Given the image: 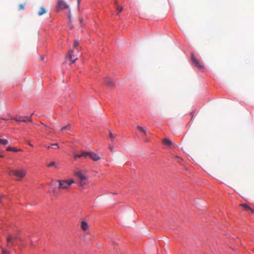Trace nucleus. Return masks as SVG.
Returning a JSON list of instances; mask_svg holds the SVG:
<instances>
[{
	"mask_svg": "<svg viewBox=\"0 0 254 254\" xmlns=\"http://www.w3.org/2000/svg\"><path fill=\"white\" fill-rule=\"evenodd\" d=\"M9 175H13L15 177H17V180L23 178L26 174V171L24 169H17V170H11L8 172Z\"/></svg>",
	"mask_w": 254,
	"mask_h": 254,
	"instance_id": "obj_1",
	"label": "nucleus"
},
{
	"mask_svg": "<svg viewBox=\"0 0 254 254\" xmlns=\"http://www.w3.org/2000/svg\"><path fill=\"white\" fill-rule=\"evenodd\" d=\"M22 149H16V148L13 147L12 151L14 152H18V151H22Z\"/></svg>",
	"mask_w": 254,
	"mask_h": 254,
	"instance_id": "obj_25",
	"label": "nucleus"
},
{
	"mask_svg": "<svg viewBox=\"0 0 254 254\" xmlns=\"http://www.w3.org/2000/svg\"><path fill=\"white\" fill-rule=\"evenodd\" d=\"M2 254H9V252L8 251H7L6 250H5L3 249H2Z\"/></svg>",
	"mask_w": 254,
	"mask_h": 254,
	"instance_id": "obj_27",
	"label": "nucleus"
},
{
	"mask_svg": "<svg viewBox=\"0 0 254 254\" xmlns=\"http://www.w3.org/2000/svg\"><path fill=\"white\" fill-rule=\"evenodd\" d=\"M17 240L22 241V239L18 236H13L12 235L9 234L7 236L6 239L7 246H9L10 245L12 246H14L15 245L14 241Z\"/></svg>",
	"mask_w": 254,
	"mask_h": 254,
	"instance_id": "obj_3",
	"label": "nucleus"
},
{
	"mask_svg": "<svg viewBox=\"0 0 254 254\" xmlns=\"http://www.w3.org/2000/svg\"><path fill=\"white\" fill-rule=\"evenodd\" d=\"M137 128L139 129L140 131L142 132L144 134H146V130L143 128L142 127L140 126H137Z\"/></svg>",
	"mask_w": 254,
	"mask_h": 254,
	"instance_id": "obj_19",
	"label": "nucleus"
},
{
	"mask_svg": "<svg viewBox=\"0 0 254 254\" xmlns=\"http://www.w3.org/2000/svg\"><path fill=\"white\" fill-rule=\"evenodd\" d=\"M73 51L72 50H70L68 52V56L72 63H74L75 61L77 59V58H75L73 55Z\"/></svg>",
	"mask_w": 254,
	"mask_h": 254,
	"instance_id": "obj_9",
	"label": "nucleus"
},
{
	"mask_svg": "<svg viewBox=\"0 0 254 254\" xmlns=\"http://www.w3.org/2000/svg\"><path fill=\"white\" fill-rule=\"evenodd\" d=\"M12 119L15 120L16 122H17L18 123L26 122V121L31 122L32 121L31 117H19V118H12Z\"/></svg>",
	"mask_w": 254,
	"mask_h": 254,
	"instance_id": "obj_6",
	"label": "nucleus"
},
{
	"mask_svg": "<svg viewBox=\"0 0 254 254\" xmlns=\"http://www.w3.org/2000/svg\"><path fill=\"white\" fill-rule=\"evenodd\" d=\"M59 189L66 190L68 189L74 181L72 179L66 180H58Z\"/></svg>",
	"mask_w": 254,
	"mask_h": 254,
	"instance_id": "obj_2",
	"label": "nucleus"
},
{
	"mask_svg": "<svg viewBox=\"0 0 254 254\" xmlns=\"http://www.w3.org/2000/svg\"><path fill=\"white\" fill-rule=\"evenodd\" d=\"M29 145L30 146H32V147L33 146V145H32V144H30V143H29Z\"/></svg>",
	"mask_w": 254,
	"mask_h": 254,
	"instance_id": "obj_35",
	"label": "nucleus"
},
{
	"mask_svg": "<svg viewBox=\"0 0 254 254\" xmlns=\"http://www.w3.org/2000/svg\"><path fill=\"white\" fill-rule=\"evenodd\" d=\"M79 185L80 186H83L85 185L86 183H85V180H79Z\"/></svg>",
	"mask_w": 254,
	"mask_h": 254,
	"instance_id": "obj_20",
	"label": "nucleus"
},
{
	"mask_svg": "<svg viewBox=\"0 0 254 254\" xmlns=\"http://www.w3.org/2000/svg\"><path fill=\"white\" fill-rule=\"evenodd\" d=\"M89 152H90L82 151L81 152L82 157H83L84 158H88Z\"/></svg>",
	"mask_w": 254,
	"mask_h": 254,
	"instance_id": "obj_17",
	"label": "nucleus"
},
{
	"mask_svg": "<svg viewBox=\"0 0 254 254\" xmlns=\"http://www.w3.org/2000/svg\"><path fill=\"white\" fill-rule=\"evenodd\" d=\"M13 147H8L6 148V150L8 151H12Z\"/></svg>",
	"mask_w": 254,
	"mask_h": 254,
	"instance_id": "obj_28",
	"label": "nucleus"
},
{
	"mask_svg": "<svg viewBox=\"0 0 254 254\" xmlns=\"http://www.w3.org/2000/svg\"><path fill=\"white\" fill-rule=\"evenodd\" d=\"M44 126L45 127H47L46 125H44Z\"/></svg>",
	"mask_w": 254,
	"mask_h": 254,
	"instance_id": "obj_39",
	"label": "nucleus"
},
{
	"mask_svg": "<svg viewBox=\"0 0 254 254\" xmlns=\"http://www.w3.org/2000/svg\"><path fill=\"white\" fill-rule=\"evenodd\" d=\"M191 59L193 64L199 69H202L204 68V66L200 61L197 59L193 54L191 55Z\"/></svg>",
	"mask_w": 254,
	"mask_h": 254,
	"instance_id": "obj_4",
	"label": "nucleus"
},
{
	"mask_svg": "<svg viewBox=\"0 0 254 254\" xmlns=\"http://www.w3.org/2000/svg\"><path fill=\"white\" fill-rule=\"evenodd\" d=\"M4 120H7V118L4 119Z\"/></svg>",
	"mask_w": 254,
	"mask_h": 254,
	"instance_id": "obj_38",
	"label": "nucleus"
},
{
	"mask_svg": "<svg viewBox=\"0 0 254 254\" xmlns=\"http://www.w3.org/2000/svg\"><path fill=\"white\" fill-rule=\"evenodd\" d=\"M88 158L94 161H96L100 159V157L97 154L92 152H89Z\"/></svg>",
	"mask_w": 254,
	"mask_h": 254,
	"instance_id": "obj_8",
	"label": "nucleus"
},
{
	"mask_svg": "<svg viewBox=\"0 0 254 254\" xmlns=\"http://www.w3.org/2000/svg\"><path fill=\"white\" fill-rule=\"evenodd\" d=\"M105 82L107 85L109 86H113L114 85V82L109 78H106Z\"/></svg>",
	"mask_w": 254,
	"mask_h": 254,
	"instance_id": "obj_11",
	"label": "nucleus"
},
{
	"mask_svg": "<svg viewBox=\"0 0 254 254\" xmlns=\"http://www.w3.org/2000/svg\"><path fill=\"white\" fill-rule=\"evenodd\" d=\"M24 4H19V10H22V9H24Z\"/></svg>",
	"mask_w": 254,
	"mask_h": 254,
	"instance_id": "obj_24",
	"label": "nucleus"
},
{
	"mask_svg": "<svg viewBox=\"0 0 254 254\" xmlns=\"http://www.w3.org/2000/svg\"><path fill=\"white\" fill-rule=\"evenodd\" d=\"M8 140L6 139H1L0 138V144L2 145H6L8 143Z\"/></svg>",
	"mask_w": 254,
	"mask_h": 254,
	"instance_id": "obj_16",
	"label": "nucleus"
},
{
	"mask_svg": "<svg viewBox=\"0 0 254 254\" xmlns=\"http://www.w3.org/2000/svg\"><path fill=\"white\" fill-rule=\"evenodd\" d=\"M109 148H110V149L111 151H113V149H114V147H113V146H111V145H110V146H109Z\"/></svg>",
	"mask_w": 254,
	"mask_h": 254,
	"instance_id": "obj_31",
	"label": "nucleus"
},
{
	"mask_svg": "<svg viewBox=\"0 0 254 254\" xmlns=\"http://www.w3.org/2000/svg\"><path fill=\"white\" fill-rule=\"evenodd\" d=\"M85 172L81 170H77L75 172V175L79 179V180H86Z\"/></svg>",
	"mask_w": 254,
	"mask_h": 254,
	"instance_id": "obj_5",
	"label": "nucleus"
},
{
	"mask_svg": "<svg viewBox=\"0 0 254 254\" xmlns=\"http://www.w3.org/2000/svg\"><path fill=\"white\" fill-rule=\"evenodd\" d=\"M110 137L112 141H113L114 138L115 137V135L113 134L111 131H110Z\"/></svg>",
	"mask_w": 254,
	"mask_h": 254,
	"instance_id": "obj_23",
	"label": "nucleus"
},
{
	"mask_svg": "<svg viewBox=\"0 0 254 254\" xmlns=\"http://www.w3.org/2000/svg\"><path fill=\"white\" fill-rule=\"evenodd\" d=\"M88 227V225L85 221H82L81 222V228L83 231H86Z\"/></svg>",
	"mask_w": 254,
	"mask_h": 254,
	"instance_id": "obj_10",
	"label": "nucleus"
},
{
	"mask_svg": "<svg viewBox=\"0 0 254 254\" xmlns=\"http://www.w3.org/2000/svg\"><path fill=\"white\" fill-rule=\"evenodd\" d=\"M77 4L79 5L80 3V0H77Z\"/></svg>",
	"mask_w": 254,
	"mask_h": 254,
	"instance_id": "obj_33",
	"label": "nucleus"
},
{
	"mask_svg": "<svg viewBox=\"0 0 254 254\" xmlns=\"http://www.w3.org/2000/svg\"><path fill=\"white\" fill-rule=\"evenodd\" d=\"M241 206L243 207V208L245 210H250L253 213H254V210L251 208L249 205H248L247 204H242L241 205Z\"/></svg>",
	"mask_w": 254,
	"mask_h": 254,
	"instance_id": "obj_13",
	"label": "nucleus"
},
{
	"mask_svg": "<svg viewBox=\"0 0 254 254\" xmlns=\"http://www.w3.org/2000/svg\"><path fill=\"white\" fill-rule=\"evenodd\" d=\"M67 5L66 3L63 0H59L58 2L57 9L58 10H61L66 8H67Z\"/></svg>",
	"mask_w": 254,
	"mask_h": 254,
	"instance_id": "obj_7",
	"label": "nucleus"
},
{
	"mask_svg": "<svg viewBox=\"0 0 254 254\" xmlns=\"http://www.w3.org/2000/svg\"><path fill=\"white\" fill-rule=\"evenodd\" d=\"M3 157V155L0 154V158Z\"/></svg>",
	"mask_w": 254,
	"mask_h": 254,
	"instance_id": "obj_34",
	"label": "nucleus"
},
{
	"mask_svg": "<svg viewBox=\"0 0 254 254\" xmlns=\"http://www.w3.org/2000/svg\"><path fill=\"white\" fill-rule=\"evenodd\" d=\"M50 147H51L50 146H47V148H50Z\"/></svg>",
	"mask_w": 254,
	"mask_h": 254,
	"instance_id": "obj_36",
	"label": "nucleus"
},
{
	"mask_svg": "<svg viewBox=\"0 0 254 254\" xmlns=\"http://www.w3.org/2000/svg\"><path fill=\"white\" fill-rule=\"evenodd\" d=\"M163 143L168 146H170L172 144V141L171 140L168 139V138H164L163 140Z\"/></svg>",
	"mask_w": 254,
	"mask_h": 254,
	"instance_id": "obj_14",
	"label": "nucleus"
},
{
	"mask_svg": "<svg viewBox=\"0 0 254 254\" xmlns=\"http://www.w3.org/2000/svg\"><path fill=\"white\" fill-rule=\"evenodd\" d=\"M82 157L81 153L80 154H75L74 156L75 159Z\"/></svg>",
	"mask_w": 254,
	"mask_h": 254,
	"instance_id": "obj_22",
	"label": "nucleus"
},
{
	"mask_svg": "<svg viewBox=\"0 0 254 254\" xmlns=\"http://www.w3.org/2000/svg\"><path fill=\"white\" fill-rule=\"evenodd\" d=\"M48 167H54L55 168H57L56 163L55 162H52L49 164H48Z\"/></svg>",
	"mask_w": 254,
	"mask_h": 254,
	"instance_id": "obj_18",
	"label": "nucleus"
},
{
	"mask_svg": "<svg viewBox=\"0 0 254 254\" xmlns=\"http://www.w3.org/2000/svg\"><path fill=\"white\" fill-rule=\"evenodd\" d=\"M51 147L55 149H58L59 148L58 144H57V143L52 144Z\"/></svg>",
	"mask_w": 254,
	"mask_h": 254,
	"instance_id": "obj_21",
	"label": "nucleus"
},
{
	"mask_svg": "<svg viewBox=\"0 0 254 254\" xmlns=\"http://www.w3.org/2000/svg\"><path fill=\"white\" fill-rule=\"evenodd\" d=\"M47 12V10L45 9V8L43 7H41L39 11L38 12V15L39 16H41L43 15V14L46 13Z\"/></svg>",
	"mask_w": 254,
	"mask_h": 254,
	"instance_id": "obj_15",
	"label": "nucleus"
},
{
	"mask_svg": "<svg viewBox=\"0 0 254 254\" xmlns=\"http://www.w3.org/2000/svg\"><path fill=\"white\" fill-rule=\"evenodd\" d=\"M53 193L55 194V195H57L58 194V191L56 190V189H53Z\"/></svg>",
	"mask_w": 254,
	"mask_h": 254,
	"instance_id": "obj_29",
	"label": "nucleus"
},
{
	"mask_svg": "<svg viewBox=\"0 0 254 254\" xmlns=\"http://www.w3.org/2000/svg\"><path fill=\"white\" fill-rule=\"evenodd\" d=\"M78 45H79V43H78V41H74V44H73L74 48H76L78 46Z\"/></svg>",
	"mask_w": 254,
	"mask_h": 254,
	"instance_id": "obj_26",
	"label": "nucleus"
},
{
	"mask_svg": "<svg viewBox=\"0 0 254 254\" xmlns=\"http://www.w3.org/2000/svg\"><path fill=\"white\" fill-rule=\"evenodd\" d=\"M123 7L122 6H118L117 7V9L119 10V12H121L123 10Z\"/></svg>",
	"mask_w": 254,
	"mask_h": 254,
	"instance_id": "obj_30",
	"label": "nucleus"
},
{
	"mask_svg": "<svg viewBox=\"0 0 254 254\" xmlns=\"http://www.w3.org/2000/svg\"><path fill=\"white\" fill-rule=\"evenodd\" d=\"M3 195H0V203H1V198L2 197H3Z\"/></svg>",
	"mask_w": 254,
	"mask_h": 254,
	"instance_id": "obj_32",
	"label": "nucleus"
},
{
	"mask_svg": "<svg viewBox=\"0 0 254 254\" xmlns=\"http://www.w3.org/2000/svg\"><path fill=\"white\" fill-rule=\"evenodd\" d=\"M71 129V125L70 124H68L67 125L63 127L61 129V131L63 132H64L65 131L70 130Z\"/></svg>",
	"mask_w": 254,
	"mask_h": 254,
	"instance_id": "obj_12",
	"label": "nucleus"
},
{
	"mask_svg": "<svg viewBox=\"0 0 254 254\" xmlns=\"http://www.w3.org/2000/svg\"><path fill=\"white\" fill-rule=\"evenodd\" d=\"M4 120H7V118L4 119Z\"/></svg>",
	"mask_w": 254,
	"mask_h": 254,
	"instance_id": "obj_37",
	"label": "nucleus"
}]
</instances>
